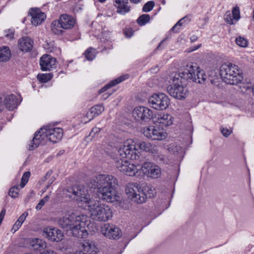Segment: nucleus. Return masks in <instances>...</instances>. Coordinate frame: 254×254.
Masks as SVG:
<instances>
[{
	"label": "nucleus",
	"mask_w": 254,
	"mask_h": 254,
	"mask_svg": "<svg viewBox=\"0 0 254 254\" xmlns=\"http://www.w3.org/2000/svg\"><path fill=\"white\" fill-rule=\"evenodd\" d=\"M153 116L152 111L143 106L136 107L132 111V116L134 120L141 124L148 122L153 118Z\"/></svg>",
	"instance_id": "10"
},
{
	"label": "nucleus",
	"mask_w": 254,
	"mask_h": 254,
	"mask_svg": "<svg viewBox=\"0 0 254 254\" xmlns=\"http://www.w3.org/2000/svg\"><path fill=\"white\" fill-rule=\"evenodd\" d=\"M101 232L105 236L114 240L119 239L122 235L121 230L117 227L105 224L101 227Z\"/></svg>",
	"instance_id": "16"
},
{
	"label": "nucleus",
	"mask_w": 254,
	"mask_h": 254,
	"mask_svg": "<svg viewBox=\"0 0 254 254\" xmlns=\"http://www.w3.org/2000/svg\"><path fill=\"white\" fill-rule=\"evenodd\" d=\"M80 215H77L74 213L71 215H65V216L60 218L58 220V224L62 228L66 231H69L74 223H76V219Z\"/></svg>",
	"instance_id": "18"
},
{
	"label": "nucleus",
	"mask_w": 254,
	"mask_h": 254,
	"mask_svg": "<svg viewBox=\"0 0 254 254\" xmlns=\"http://www.w3.org/2000/svg\"><path fill=\"white\" fill-rule=\"evenodd\" d=\"M143 134L152 140H160L166 138L167 133L162 128L154 126L146 127L142 130Z\"/></svg>",
	"instance_id": "12"
},
{
	"label": "nucleus",
	"mask_w": 254,
	"mask_h": 254,
	"mask_svg": "<svg viewBox=\"0 0 254 254\" xmlns=\"http://www.w3.org/2000/svg\"><path fill=\"white\" fill-rule=\"evenodd\" d=\"M53 76V74L52 73H48V74H39L37 75V79L41 82H47V81L51 80Z\"/></svg>",
	"instance_id": "35"
},
{
	"label": "nucleus",
	"mask_w": 254,
	"mask_h": 254,
	"mask_svg": "<svg viewBox=\"0 0 254 254\" xmlns=\"http://www.w3.org/2000/svg\"><path fill=\"white\" fill-rule=\"evenodd\" d=\"M200 46V45H198L195 47H194L193 49H191L190 51H188L189 52H191V51H193L194 50H196L197 49H198Z\"/></svg>",
	"instance_id": "52"
},
{
	"label": "nucleus",
	"mask_w": 254,
	"mask_h": 254,
	"mask_svg": "<svg viewBox=\"0 0 254 254\" xmlns=\"http://www.w3.org/2000/svg\"><path fill=\"white\" fill-rule=\"evenodd\" d=\"M28 215V213H26V212H24L19 217V218L18 219V220H17V222H20V223H21V224H22V223L24 222V221L25 220L26 217Z\"/></svg>",
	"instance_id": "47"
},
{
	"label": "nucleus",
	"mask_w": 254,
	"mask_h": 254,
	"mask_svg": "<svg viewBox=\"0 0 254 254\" xmlns=\"http://www.w3.org/2000/svg\"><path fill=\"white\" fill-rule=\"evenodd\" d=\"M30 245L33 250L41 251L46 247V242L42 239L34 238L30 241Z\"/></svg>",
	"instance_id": "29"
},
{
	"label": "nucleus",
	"mask_w": 254,
	"mask_h": 254,
	"mask_svg": "<svg viewBox=\"0 0 254 254\" xmlns=\"http://www.w3.org/2000/svg\"><path fill=\"white\" fill-rule=\"evenodd\" d=\"M128 74H125L123 75H122L117 78L111 81L107 85H105L104 87L102 88L99 91V93H102L106 91L107 89L111 88L114 86H115L117 85L118 84L122 82V81H124L125 80L128 78Z\"/></svg>",
	"instance_id": "30"
},
{
	"label": "nucleus",
	"mask_w": 254,
	"mask_h": 254,
	"mask_svg": "<svg viewBox=\"0 0 254 254\" xmlns=\"http://www.w3.org/2000/svg\"><path fill=\"white\" fill-rule=\"evenodd\" d=\"M232 16L234 19L238 20L240 17V10L238 7H235L232 10Z\"/></svg>",
	"instance_id": "41"
},
{
	"label": "nucleus",
	"mask_w": 254,
	"mask_h": 254,
	"mask_svg": "<svg viewBox=\"0 0 254 254\" xmlns=\"http://www.w3.org/2000/svg\"><path fill=\"white\" fill-rule=\"evenodd\" d=\"M18 186H14L9 189L8 194L13 198H16L18 196Z\"/></svg>",
	"instance_id": "38"
},
{
	"label": "nucleus",
	"mask_w": 254,
	"mask_h": 254,
	"mask_svg": "<svg viewBox=\"0 0 254 254\" xmlns=\"http://www.w3.org/2000/svg\"><path fill=\"white\" fill-rule=\"evenodd\" d=\"M46 130L47 138L49 140L53 142L56 143L60 141L63 136V131L61 128H53L51 126H46Z\"/></svg>",
	"instance_id": "19"
},
{
	"label": "nucleus",
	"mask_w": 254,
	"mask_h": 254,
	"mask_svg": "<svg viewBox=\"0 0 254 254\" xmlns=\"http://www.w3.org/2000/svg\"><path fill=\"white\" fill-rule=\"evenodd\" d=\"M90 188L97 189L98 197L109 202L118 201L116 188L118 185L117 179L112 175H99L92 178L87 183Z\"/></svg>",
	"instance_id": "1"
},
{
	"label": "nucleus",
	"mask_w": 254,
	"mask_h": 254,
	"mask_svg": "<svg viewBox=\"0 0 254 254\" xmlns=\"http://www.w3.org/2000/svg\"><path fill=\"white\" fill-rule=\"evenodd\" d=\"M111 94V93H106L105 94H104L103 96H104V99H105L108 98Z\"/></svg>",
	"instance_id": "54"
},
{
	"label": "nucleus",
	"mask_w": 254,
	"mask_h": 254,
	"mask_svg": "<svg viewBox=\"0 0 254 254\" xmlns=\"http://www.w3.org/2000/svg\"><path fill=\"white\" fill-rule=\"evenodd\" d=\"M64 193L74 200L86 204V206L89 204V202L93 200L90 198L87 189L82 185L67 187L64 190Z\"/></svg>",
	"instance_id": "7"
},
{
	"label": "nucleus",
	"mask_w": 254,
	"mask_h": 254,
	"mask_svg": "<svg viewBox=\"0 0 254 254\" xmlns=\"http://www.w3.org/2000/svg\"><path fill=\"white\" fill-rule=\"evenodd\" d=\"M102 128L100 127H95L92 129L90 135L93 137L95 134L100 132Z\"/></svg>",
	"instance_id": "46"
},
{
	"label": "nucleus",
	"mask_w": 254,
	"mask_h": 254,
	"mask_svg": "<svg viewBox=\"0 0 254 254\" xmlns=\"http://www.w3.org/2000/svg\"><path fill=\"white\" fill-rule=\"evenodd\" d=\"M135 145L136 147H137L140 149L146 152L155 153L157 152L156 149L154 146H153L150 143L143 141H137Z\"/></svg>",
	"instance_id": "28"
},
{
	"label": "nucleus",
	"mask_w": 254,
	"mask_h": 254,
	"mask_svg": "<svg viewBox=\"0 0 254 254\" xmlns=\"http://www.w3.org/2000/svg\"><path fill=\"white\" fill-rule=\"evenodd\" d=\"M47 138L45 126L42 127L40 130L35 133L34 137L30 145L29 149L33 150L37 148L42 143V141Z\"/></svg>",
	"instance_id": "21"
},
{
	"label": "nucleus",
	"mask_w": 254,
	"mask_h": 254,
	"mask_svg": "<svg viewBox=\"0 0 254 254\" xmlns=\"http://www.w3.org/2000/svg\"><path fill=\"white\" fill-rule=\"evenodd\" d=\"M118 154L123 158L137 160L139 158L136 145L134 144L126 143L118 150Z\"/></svg>",
	"instance_id": "11"
},
{
	"label": "nucleus",
	"mask_w": 254,
	"mask_h": 254,
	"mask_svg": "<svg viewBox=\"0 0 254 254\" xmlns=\"http://www.w3.org/2000/svg\"><path fill=\"white\" fill-rule=\"evenodd\" d=\"M92 48H89L84 53L85 58L88 61H92L95 58V55L92 52Z\"/></svg>",
	"instance_id": "40"
},
{
	"label": "nucleus",
	"mask_w": 254,
	"mask_h": 254,
	"mask_svg": "<svg viewBox=\"0 0 254 254\" xmlns=\"http://www.w3.org/2000/svg\"><path fill=\"white\" fill-rule=\"evenodd\" d=\"M225 20L226 22L230 24H233V18L232 15H231V14L230 13H227L225 15Z\"/></svg>",
	"instance_id": "42"
},
{
	"label": "nucleus",
	"mask_w": 254,
	"mask_h": 254,
	"mask_svg": "<svg viewBox=\"0 0 254 254\" xmlns=\"http://www.w3.org/2000/svg\"><path fill=\"white\" fill-rule=\"evenodd\" d=\"M115 166L119 171L129 176H133L138 170L135 165L129 163L127 160H117Z\"/></svg>",
	"instance_id": "13"
},
{
	"label": "nucleus",
	"mask_w": 254,
	"mask_h": 254,
	"mask_svg": "<svg viewBox=\"0 0 254 254\" xmlns=\"http://www.w3.org/2000/svg\"><path fill=\"white\" fill-rule=\"evenodd\" d=\"M62 27L61 26V23L60 21L55 20L51 24V30L56 35H62L63 33V30L62 29Z\"/></svg>",
	"instance_id": "33"
},
{
	"label": "nucleus",
	"mask_w": 254,
	"mask_h": 254,
	"mask_svg": "<svg viewBox=\"0 0 254 254\" xmlns=\"http://www.w3.org/2000/svg\"><path fill=\"white\" fill-rule=\"evenodd\" d=\"M91 218L98 221H107L112 217V211L109 206L100 204L94 199L87 206Z\"/></svg>",
	"instance_id": "4"
},
{
	"label": "nucleus",
	"mask_w": 254,
	"mask_h": 254,
	"mask_svg": "<svg viewBox=\"0 0 254 254\" xmlns=\"http://www.w3.org/2000/svg\"><path fill=\"white\" fill-rule=\"evenodd\" d=\"M21 225V224L20 223V222H17L16 221L13 226L12 229H14V231H16V230H17L19 229V228L20 227Z\"/></svg>",
	"instance_id": "50"
},
{
	"label": "nucleus",
	"mask_w": 254,
	"mask_h": 254,
	"mask_svg": "<svg viewBox=\"0 0 254 254\" xmlns=\"http://www.w3.org/2000/svg\"><path fill=\"white\" fill-rule=\"evenodd\" d=\"M49 199V195H46V196H45L42 199L45 202H47L48 201Z\"/></svg>",
	"instance_id": "55"
},
{
	"label": "nucleus",
	"mask_w": 254,
	"mask_h": 254,
	"mask_svg": "<svg viewBox=\"0 0 254 254\" xmlns=\"http://www.w3.org/2000/svg\"><path fill=\"white\" fill-rule=\"evenodd\" d=\"M165 40H162L160 43V44H159V45L158 46V47H157L156 49H159L160 48V47L161 46V45L162 44V43L164 42Z\"/></svg>",
	"instance_id": "58"
},
{
	"label": "nucleus",
	"mask_w": 254,
	"mask_h": 254,
	"mask_svg": "<svg viewBox=\"0 0 254 254\" xmlns=\"http://www.w3.org/2000/svg\"><path fill=\"white\" fill-rule=\"evenodd\" d=\"M45 202L42 199L40 200L39 202L37 204L36 206V209L37 210H40L42 207L45 205Z\"/></svg>",
	"instance_id": "48"
},
{
	"label": "nucleus",
	"mask_w": 254,
	"mask_h": 254,
	"mask_svg": "<svg viewBox=\"0 0 254 254\" xmlns=\"http://www.w3.org/2000/svg\"><path fill=\"white\" fill-rule=\"evenodd\" d=\"M30 176V172H26L24 173L22 177L21 183L20 184V186L21 188H23L28 182Z\"/></svg>",
	"instance_id": "37"
},
{
	"label": "nucleus",
	"mask_w": 254,
	"mask_h": 254,
	"mask_svg": "<svg viewBox=\"0 0 254 254\" xmlns=\"http://www.w3.org/2000/svg\"><path fill=\"white\" fill-rule=\"evenodd\" d=\"M129 0L131 3L136 4V3H139V2H140V1L141 0Z\"/></svg>",
	"instance_id": "53"
},
{
	"label": "nucleus",
	"mask_w": 254,
	"mask_h": 254,
	"mask_svg": "<svg viewBox=\"0 0 254 254\" xmlns=\"http://www.w3.org/2000/svg\"><path fill=\"white\" fill-rule=\"evenodd\" d=\"M180 75V79L191 80L198 83H202L206 80V75L203 70L199 67L194 66L192 63H189L184 65L181 69V72L172 73Z\"/></svg>",
	"instance_id": "3"
},
{
	"label": "nucleus",
	"mask_w": 254,
	"mask_h": 254,
	"mask_svg": "<svg viewBox=\"0 0 254 254\" xmlns=\"http://www.w3.org/2000/svg\"><path fill=\"white\" fill-rule=\"evenodd\" d=\"M87 216L84 215H81L76 219V223H74L71 228L69 230L70 234L73 237L78 238H85L88 235L86 230V221Z\"/></svg>",
	"instance_id": "9"
},
{
	"label": "nucleus",
	"mask_w": 254,
	"mask_h": 254,
	"mask_svg": "<svg viewBox=\"0 0 254 254\" xmlns=\"http://www.w3.org/2000/svg\"><path fill=\"white\" fill-rule=\"evenodd\" d=\"M43 233L45 237L53 242H60L64 237V234L62 231L56 228H45Z\"/></svg>",
	"instance_id": "17"
},
{
	"label": "nucleus",
	"mask_w": 254,
	"mask_h": 254,
	"mask_svg": "<svg viewBox=\"0 0 254 254\" xmlns=\"http://www.w3.org/2000/svg\"><path fill=\"white\" fill-rule=\"evenodd\" d=\"M150 17L149 14H144L140 15L136 21L138 24H139L140 26H142L145 25L147 22H148L150 20Z\"/></svg>",
	"instance_id": "34"
},
{
	"label": "nucleus",
	"mask_w": 254,
	"mask_h": 254,
	"mask_svg": "<svg viewBox=\"0 0 254 254\" xmlns=\"http://www.w3.org/2000/svg\"><path fill=\"white\" fill-rule=\"evenodd\" d=\"M76 254H86V253H85L84 252H82V251H78V252H77L76 253Z\"/></svg>",
	"instance_id": "57"
},
{
	"label": "nucleus",
	"mask_w": 254,
	"mask_h": 254,
	"mask_svg": "<svg viewBox=\"0 0 254 254\" xmlns=\"http://www.w3.org/2000/svg\"><path fill=\"white\" fill-rule=\"evenodd\" d=\"M169 79L170 84L167 87L168 93L175 98L180 100L185 99L187 96L188 90L182 85L180 75L171 74Z\"/></svg>",
	"instance_id": "6"
},
{
	"label": "nucleus",
	"mask_w": 254,
	"mask_h": 254,
	"mask_svg": "<svg viewBox=\"0 0 254 254\" xmlns=\"http://www.w3.org/2000/svg\"><path fill=\"white\" fill-rule=\"evenodd\" d=\"M17 106V100L15 95L10 94L4 95H0V111H2L4 107L8 110H14Z\"/></svg>",
	"instance_id": "14"
},
{
	"label": "nucleus",
	"mask_w": 254,
	"mask_h": 254,
	"mask_svg": "<svg viewBox=\"0 0 254 254\" xmlns=\"http://www.w3.org/2000/svg\"><path fill=\"white\" fill-rule=\"evenodd\" d=\"M82 250L80 251L84 252L87 254H95L96 248L92 242H84L82 244Z\"/></svg>",
	"instance_id": "32"
},
{
	"label": "nucleus",
	"mask_w": 254,
	"mask_h": 254,
	"mask_svg": "<svg viewBox=\"0 0 254 254\" xmlns=\"http://www.w3.org/2000/svg\"><path fill=\"white\" fill-rule=\"evenodd\" d=\"M56 59L50 55H44L40 59V64L43 71L50 70L56 67Z\"/></svg>",
	"instance_id": "20"
},
{
	"label": "nucleus",
	"mask_w": 254,
	"mask_h": 254,
	"mask_svg": "<svg viewBox=\"0 0 254 254\" xmlns=\"http://www.w3.org/2000/svg\"><path fill=\"white\" fill-rule=\"evenodd\" d=\"M98 1L101 2H104V1H106V0H98Z\"/></svg>",
	"instance_id": "59"
},
{
	"label": "nucleus",
	"mask_w": 254,
	"mask_h": 254,
	"mask_svg": "<svg viewBox=\"0 0 254 254\" xmlns=\"http://www.w3.org/2000/svg\"><path fill=\"white\" fill-rule=\"evenodd\" d=\"M186 18V17L181 19L171 29V30L172 31H174L175 32H177L178 31L179 26H181L182 25V21Z\"/></svg>",
	"instance_id": "43"
},
{
	"label": "nucleus",
	"mask_w": 254,
	"mask_h": 254,
	"mask_svg": "<svg viewBox=\"0 0 254 254\" xmlns=\"http://www.w3.org/2000/svg\"><path fill=\"white\" fill-rule=\"evenodd\" d=\"M33 44V41L27 37H23L18 41L19 48L22 52H30L32 49Z\"/></svg>",
	"instance_id": "24"
},
{
	"label": "nucleus",
	"mask_w": 254,
	"mask_h": 254,
	"mask_svg": "<svg viewBox=\"0 0 254 254\" xmlns=\"http://www.w3.org/2000/svg\"><path fill=\"white\" fill-rule=\"evenodd\" d=\"M29 13L32 16L31 23L35 26L41 24L46 17V14L42 12L39 8H32Z\"/></svg>",
	"instance_id": "22"
},
{
	"label": "nucleus",
	"mask_w": 254,
	"mask_h": 254,
	"mask_svg": "<svg viewBox=\"0 0 254 254\" xmlns=\"http://www.w3.org/2000/svg\"><path fill=\"white\" fill-rule=\"evenodd\" d=\"M104 111V107L102 105H96L90 108L86 114V117L89 121L92 120L96 116L100 115Z\"/></svg>",
	"instance_id": "27"
},
{
	"label": "nucleus",
	"mask_w": 254,
	"mask_h": 254,
	"mask_svg": "<svg viewBox=\"0 0 254 254\" xmlns=\"http://www.w3.org/2000/svg\"><path fill=\"white\" fill-rule=\"evenodd\" d=\"M61 23V26L64 29H70L75 25V19L67 14H62L59 19Z\"/></svg>",
	"instance_id": "23"
},
{
	"label": "nucleus",
	"mask_w": 254,
	"mask_h": 254,
	"mask_svg": "<svg viewBox=\"0 0 254 254\" xmlns=\"http://www.w3.org/2000/svg\"><path fill=\"white\" fill-rule=\"evenodd\" d=\"M41 254H57L55 252L52 251V250H46L44 251L43 252L41 253Z\"/></svg>",
	"instance_id": "51"
},
{
	"label": "nucleus",
	"mask_w": 254,
	"mask_h": 254,
	"mask_svg": "<svg viewBox=\"0 0 254 254\" xmlns=\"http://www.w3.org/2000/svg\"><path fill=\"white\" fill-rule=\"evenodd\" d=\"M148 103L154 109L164 110L168 107L170 99L164 93H154L149 98Z\"/></svg>",
	"instance_id": "8"
},
{
	"label": "nucleus",
	"mask_w": 254,
	"mask_h": 254,
	"mask_svg": "<svg viewBox=\"0 0 254 254\" xmlns=\"http://www.w3.org/2000/svg\"><path fill=\"white\" fill-rule=\"evenodd\" d=\"M236 44L242 47H247L248 46V41L243 37L239 36L236 39Z\"/></svg>",
	"instance_id": "36"
},
{
	"label": "nucleus",
	"mask_w": 254,
	"mask_h": 254,
	"mask_svg": "<svg viewBox=\"0 0 254 254\" xmlns=\"http://www.w3.org/2000/svg\"><path fill=\"white\" fill-rule=\"evenodd\" d=\"M220 74L224 82L231 85H237L243 79L238 66L232 64H222L220 67Z\"/></svg>",
	"instance_id": "5"
},
{
	"label": "nucleus",
	"mask_w": 254,
	"mask_h": 254,
	"mask_svg": "<svg viewBox=\"0 0 254 254\" xmlns=\"http://www.w3.org/2000/svg\"><path fill=\"white\" fill-rule=\"evenodd\" d=\"M117 8L118 13L125 15L130 10V6L128 5V0H114Z\"/></svg>",
	"instance_id": "25"
},
{
	"label": "nucleus",
	"mask_w": 254,
	"mask_h": 254,
	"mask_svg": "<svg viewBox=\"0 0 254 254\" xmlns=\"http://www.w3.org/2000/svg\"><path fill=\"white\" fill-rule=\"evenodd\" d=\"M141 169L144 174L152 178H158L161 175L160 168L150 162H145L141 164Z\"/></svg>",
	"instance_id": "15"
},
{
	"label": "nucleus",
	"mask_w": 254,
	"mask_h": 254,
	"mask_svg": "<svg viewBox=\"0 0 254 254\" xmlns=\"http://www.w3.org/2000/svg\"><path fill=\"white\" fill-rule=\"evenodd\" d=\"M156 160L161 163H165L166 161V158L165 156L163 155H158L156 157Z\"/></svg>",
	"instance_id": "45"
},
{
	"label": "nucleus",
	"mask_w": 254,
	"mask_h": 254,
	"mask_svg": "<svg viewBox=\"0 0 254 254\" xmlns=\"http://www.w3.org/2000/svg\"><path fill=\"white\" fill-rule=\"evenodd\" d=\"M125 35L127 37H130L133 35V32L131 29H127L125 30Z\"/></svg>",
	"instance_id": "49"
},
{
	"label": "nucleus",
	"mask_w": 254,
	"mask_h": 254,
	"mask_svg": "<svg viewBox=\"0 0 254 254\" xmlns=\"http://www.w3.org/2000/svg\"><path fill=\"white\" fill-rule=\"evenodd\" d=\"M127 196L138 203L144 202L147 197L152 198L156 194L154 188L148 185L139 186L137 183H128L126 188Z\"/></svg>",
	"instance_id": "2"
},
{
	"label": "nucleus",
	"mask_w": 254,
	"mask_h": 254,
	"mask_svg": "<svg viewBox=\"0 0 254 254\" xmlns=\"http://www.w3.org/2000/svg\"><path fill=\"white\" fill-rule=\"evenodd\" d=\"M11 57V53L8 46H3L0 47V62L4 63L8 61Z\"/></svg>",
	"instance_id": "31"
},
{
	"label": "nucleus",
	"mask_w": 254,
	"mask_h": 254,
	"mask_svg": "<svg viewBox=\"0 0 254 254\" xmlns=\"http://www.w3.org/2000/svg\"><path fill=\"white\" fill-rule=\"evenodd\" d=\"M13 34L11 33V34H6V37L9 38H13Z\"/></svg>",
	"instance_id": "56"
},
{
	"label": "nucleus",
	"mask_w": 254,
	"mask_h": 254,
	"mask_svg": "<svg viewBox=\"0 0 254 254\" xmlns=\"http://www.w3.org/2000/svg\"><path fill=\"white\" fill-rule=\"evenodd\" d=\"M156 122L160 124L162 127H167L173 124V117L168 114H163L158 116Z\"/></svg>",
	"instance_id": "26"
},
{
	"label": "nucleus",
	"mask_w": 254,
	"mask_h": 254,
	"mask_svg": "<svg viewBox=\"0 0 254 254\" xmlns=\"http://www.w3.org/2000/svg\"><path fill=\"white\" fill-rule=\"evenodd\" d=\"M154 2L153 1H149L146 2L143 6L142 10L144 12H148L151 11L154 6Z\"/></svg>",
	"instance_id": "39"
},
{
	"label": "nucleus",
	"mask_w": 254,
	"mask_h": 254,
	"mask_svg": "<svg viewBox=\"0 0 254 254\" xmlns=\"http://www.w3.org/2000/svg\"><path fill=\"white\" fill-rule=\"evenodd\" d=\"M221 132L224 136L227 137L231 134L232 131L227 128H223L221 129Z\"/></svg>",
	"instance_id": "44"
}]
</instances>
